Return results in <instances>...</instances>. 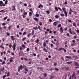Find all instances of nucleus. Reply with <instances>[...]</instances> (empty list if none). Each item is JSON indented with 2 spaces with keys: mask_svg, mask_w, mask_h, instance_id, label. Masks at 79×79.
Here are the masks:
<instances>
[{
  "mask_svg": "<svg viewBox=\"0 0 79 79\" xmlns=\"http://www.w3.org/2000/svg\"><path fill=\"white\" fill-rule=\"evenodd\" d=\"M65 10L66 9H65L64 7L62 8V10L63 12L64 13L65 17H67L68 16V13H67V12H66V11Z\"/></svg>",
  "mask_w": 79,
  "mask_h": 79,
  "instance_id": "f257e3e1",
  "label": "nucleus"
},
{
  "mask_svg": "<svg viewBox=\"0 0 79 79\" xmlns=\"http://www.w3.org/2000/svg\"><path fill=\"white\" fill-rule=\"evenodd\" d=\"M23 69V66L22 65H20V66L18 67V71L19 72L20 70H22Z\"/></svg>",
  "mask_w": 79,
  "mask_h": 79,
  "instance_id": "f03ea898",
  "label": "nucleus"
},
{
  "mask_svg": "<svg viewBox=\"0 0 79 79\" xmlns=\"http://www.w3.org/2000/svg\"><path fill=\"white\" fill-rule=\"evenodd\" d=\"M13 50L14 51H15V50H16V44L15 43L13 44Z\"/></svg>",
  "mask_w": 79,
  "mask_h": 79,
  "instance_id": "7ed1b4c3",
  "label": "nucleus"
},
{
  "mask_svg": "<svg viewBox=\"0 0 79 79\" xmlns=\"http://www.w3.org/2000/svg\"><path fill=\"white\" fill-rule=\"evenodd\" d=\"M65 57L66 58H68V59H73V58H72L71 56H65Z\"/></svg>",
  "mask_w": 79,
  "mask_h": 79,
  "instance_id": "20e7f679",
  "label": "nucleus"
},
{
  "mask_svg": "<svg viewBox=\"0 0 79 79\" xmlns=\"http://www.w3.org/2000/svg\"><path fill=\"white\" fill-rule=\"evenodd\" d=\"M60 31L61 34H63V28H62V27H61L60 28Z\"/></svg>",
  "mask_w": 79,
  "mask_h": 79,
  "instance_id": "39448f33",
  "label": "nucleus"
},
{
  "mask_svg": "<svg viewBox=\"0 0 79 79\" xmlns=\"http://www.w3.org/2000/svg\"><path fill=\"white\" fill-rule=\"evenodd\" d=\"M64 68L65 69V70L66 71H69V67H64Z\"/></svg>",
  "mask_w": 79,
  "mask_h": 79,
  "instance_id": "423d86ee",
  "label": "nucleus"
},
{
  "mask_svg": "<svg viewBox=\"0 0 79 79\" xmlns=\"http://www.w3.org/2000/svg\"><path fill=\"white\" fill-rule=\"evenodd\" d=\"M57 23H58L57 22H55L53 23V25L55 26H57Z\"/></svg>",
  "mask_w": 79,
  "mask_h": 79,
  "instance_id": "0eeeda50",
  "label": "nucleus"
},
{
  "mask_svg": "<svg viewBox=\"0 0 79 79\" xmlns=\"http://www.w3.org/2000/svg\"><path fill=\"white\" fill-rule=\"evenodd\" d=\"M69 32H70V33L71 34H72V35H73V33H72V32L71 31V28H69Z\"/></svg>",
  "mask_w": 79,
  "mask_h": 79,
  "instance_id": "6e6552de",
  "label": "nucleus"
},
{
  "mask_svg": "<svg viewBox=\"0 0 79 79\" xmlns=\"http://www.w3.org/2000/svg\"><path fill=\"white\" fill-rule=\"evenodd\" d=\"M10 38L12 40H15V38L14 37V36H11Z\"/></svg>",
  "mask_w": 79,
  "mask_h": 79,
  "instance_id": "1a4fd4ad",
  "label": "nucleus"
},
{
  "mask_svg": "<svg viewBox=\"0 0 79 79\" xmlns=\"http://www.w3.org/2000/svg\"><path fill=\"white\" fill-rule=\"evenodd\" d=\"M34 20L35 21H36V22H38V21H39V19H37V18H35V17L34 18Z\"/></svg>",
  "mask_w": 79,
  "mask_h": 79,
  "instance_id": "9d476101",
  "label": "nucleus"
},
{
  "mask_svg": "<svg viewBox=\"0 0 79 79\" xmlns=\"http://www.w3.org/2000/svg\"><path fill=\"white\" fill-rule=\"evenodd\" d=\"M74 64L75 66H79V63L77 62H74Z\"/></svg>",
  "mask_w": 79,
  "mask_h": 79,
  "instance_id": "9b49d317",
  "label": "nucleus"
},
{
  "mask_svg": "<svg viewBox=\"0 0 79 79\" xmlns=\"http://www.w3.org/2000/svg\"><path fill=\"white\" fill-rule=\"evenodd\" d=\"M39 8H43V5L42 4H40L38 6Z\"/></svg>",
  "mask_w": 79,
  "mask_h": 79,
  "instance_id": "f8f14e48",
  "label": "nucleus"
},
{
  "mask_svg": "<svg viewBox=\"0 0 79 79\" xmlns=\"http://www.w3.org/2000/svg\"><path fill=\"white\" fill-rule=\"evenodd\" d=\"M74 77H75V73H73L72 74V79H74Z\"/></svg>",
  "mask_w": 79,
  "mask_h": 79,
  "instance_id": "ddd939ff",
  "label": "nucleus"
},
{
  "mask_svg": "<svg viewBox=\"0 0 79 79\" xmlns=\"http://www.w3.org/2000/svg\"><path fill=\"white\" fill-rule=\"evenodd\" d=\"M63 48H60L58 49V51H59V52H60L61 50H63Z\"/></svg>",
  "mask_w": 79,
  "mask_h": 79,
  "instance_id": "4468645a",
  "label": "nucleus"
},
{
  "mask_svg": "<svg viewBox=\"0 0 79 79\" xmlns=\"http://www.w3.org/2000/svg\"><path fill=\"white\" fill-rule=\"evenodd\" d=\"M12 7L13 8V9H12V11H14V10H16V8H15V6H12Z\"/></svg>",
  "mask_w": 79,
  "mask_h": 79,
  "instance_id": "2eb2a0df",
  "label": "nucleus"
},
{
  "mask_svg": "<svg viewBox=\"0 0 79 79\" xmlns=\"http://www.w3.org/2000/svg\"><path fill=\"white\" fill-rule=\"evenodd\" d=\"M43 47L45 48L46 47V43L45 42H44L43 43Z\"/></svg>",
  "mask_w": 79,
  "mask_h": 79,
  "instance_id": "dca6fc26",
  "label": "nucleus"
},
{
  "mask_svg": "<svg viewBox=\"0 0 79 79\" xmlns=\"http://www.w3.org/2000/svg\"><path fill=\"white\" fill-rule=\"evenodd\" d=\"M34 34V30H33L31 31V35H33Z\"/></svg>",
  "mask_w": 79,
  "mask_h": 79,
  "instance_id": "f3484780",
  "label": "nucleus"
},
{
  "mask_svg": "<svg viewBox=\"0 0 79 79\" xmlns=\"http://www.w3.org/2000/svg\"><path fill=\"white\" fill-rule=\"evenodd\" d=\"M3 3V2L2 1H0V6H2V4Z\"/></svg>",
  "mask_w": 79,
  "mask_h": 79,
  "instance_id": "a211bd4d",
  "label": "nucleus"
},
{
  "mask_svg": "<svg viewBox=\"0 0 79 79\" xmlns=\"http://www.w3.org/2000/svg\"><path fill=\"white\" fill-rule=\"evenodd\" d=\"M10 72L8 71L7 74L6 76H10Z\"/></svg>",
  "mask_w": 79,
  "mask_h": 79,
  "instance_id": "6ab92c4d",
  "label": "nucleus"
},
{
  "mask_svg": "<svg viewBox=\"0 0 79 79\" xmlns=\"http://www.w3.org/2000/svg\"><path fill=\"white\" fill-rule=\"evenodd\" d=\"M22 47L23 48H24V49H25V48H26V46H25V45L24 44H22Z\"/></svg>",
  "mask_w": 79,
  "mask_h": 79,
  "instance_id": "aec40b11",
  "label": "nucleus"
},
{
  "mask_svg": "<svg viewBox=\"0 0 79 79\" xmlns=\"http://www.w3.org/2000/svg\"><path fill=\"white\" fill-rule=\"evenodd\" d=\"M43 50H44V51H45V52H48V51H47V49H46V48H44Z\"/></svg>",
  "mask_w": 79,
  "mask_h": 79,
  "instance_id": "412c9836",
  "label": "nucleus"
},
{
  "mask_svg": "<svg viewBox=\"0 0 79 79\" xmlns=\"http://www.w3.org/2000/svg\"><path fill=\"white\" fill-rule=\"evenodd\" d=\"M33 29H35V30H37L38 29V27H34L33 28Z\"/></svg>",
  "mask_w": 79,
  "mask_h": 79,
  "instance_id": "4be33fe9",
  "label": "nucleus"
},
{
  "mask_svg": "<svg viewBox=\"0 0 79 79\" xmlns=\"http://www.w3.org/2000/svg\"><path fill=\"white\" fill-rule=\"evenodd\" d=\"M67 64H71V63H73V62H67Z\"/></svg>",
  "mask_w": 79,
  "mask_h": 79,
  "instance_id": "5701e85b",
  "label": "nucleus"
},
{
  "mask_svg": "<svg viewBox=\"0 0 79 79\" xmlns=\"http://www.w3.org/2000/svg\"><path fill=\"white\" fill-rule=\"evenodd\" d=\"M27 12H24L23 13V15L25 16L27 15Z\"/></svg>",
  "mask_w": 79,
  "mask_h": 79,
  "instance_id": "b1692460",
  "label": "nucleus"
},
{
  "mask_svg": "<svg viewBox=\"0 0 79 79\" xmlns=\"http://www.w3.org/2000/svg\"><path fill=\"white\" fill-rule=\"evenodd\" d=\"M55 17L56 19H58L59 18V16H58V15H56L55 16Z\"/></svg>",
  "mask_w": 79,
  "mask_h": 79,
  "instance_id": "393cba45",
  "label": "nucleus"
},
{
  "mask_svg": "<svg viewBox=\"0 0 79 79\" xmlns=\"http://www.w3.org/2000/svg\"><path fill=\"white\" fill-rule=\"evenodd\" d=\"M27 34L26 31H24L23 33V35H26V34Z\"/></svg>",
  "mask_w": 79,
  "mask_h": 79,
  "instance_id": "a878e982",
  "label": "nucleus"
},
{
  "mask_svg": "<svg viewBox=\"0 0 79 79\" xmlns=\"http://www.w3.org/2000/svg\"><path fill=\"white\" fill-rule=\"evenodd\" d=\"M61 26V24H59L58 26V27H60Z\"/></svg>",
  "mask_w": 79,
  "mask_h": 79,
  "instance_id": "bb28decb",
  "label": "nucleus"
},
{
  "mask_svg": "<svg viewBox=\"0 0 79 79\" xmlns=\"http://www.w3.org/2000/svg\"><path fill=\"white\" fill-rule=\"evenodd\" d=\"M39 39H37L35 41L36 43H39Z\"/></svg>",
  "mask_w": 79,
  "mask_h": 79,
  "instance_id": "cd10ccee",
  "label": "nucleus"
},
{
  "mask_svg": "<svg viewBox=\"0 0 79 79\" xmlns=\"http://www.w3.org/2000/svg\"><path fill=\"white\" fill-rule=\"evenodd\" d=\"M5 69V67H3L2 68H1V71H3V70H4Z\"/></svg>",
  "mask_w": 79,
  "mask_h": 79,
  "instance_id": "c85d7f7f",
  "label": "nucleus"
},
{
  "mask_svg": "<svg viewBox=\"0 0 79 79\" xmlns=\"http://www.w3.org/2000/svg\"><path fill=\"white\" fill-rule=\"evenodd\" d=\"M54 78V77L53 76H51V77L49 78V79H52Z\"/></svg>",
  "mask_w": 79,
  "mask_h": 79,
  "instance_id": "c756f323",
  "label": "nucleus"
},
{
  "mask_svg": "<svg viewBox=\"0 0 79 79\" xmlns=\"http://www.w3.org/2000/svg\"><path fill=\"white\" fill-rule=\"evenodd\" d=\"M58 7H55V10H56V11H58Z\"/></svg>",
  "mask_w": 79,
  "mask_h": 79,
  "instance_id": "7c9ffc66",
  "label": "nucleus"
},
{
  "mask_svg": "<svg viewBox=\"0 0 79 79\" xmlns=\"http://www.w3.org/2000/svg\"><path fill=\"white\" fill-rule=\"evenodd\" d=\"M35 16L36 17H39V14H37L35 15Z\"/></svg>",
  "mask_w": 79,
  "mask_h": 79,
  "instance_id": "2f4dec72",
  "label": "nucleus"
},
{
  "mask_svg": "<svg viewBox=\"0 0 79 79\" xmlns=\"http://www.w3.org/2000/svg\"><path fill=\"white\" fill-rule=\"evenodd\" d=\"M47 74L45 73L44 75V76L45 77H47Z\"/></svg>",
  "mask_w": 79,
  "mask_h": 79,
  "instance_id": "473e14b6",
  "label": "nucleus"
},
{
  "mask_svg": "<svg viewBox=\"0 0 79 79\" xmlns=\"http://www.w3.org/2000/svg\"><path fill=\"white\" fill-rule=\"evenodd\" d=\"M38 29H39V30H40V31H42L41 30V29H40V26H38Z\"/></svg>",
  "mask_w": 79,
  "mask_h": 79,
  "instance_id": "72a5a7b5",
  "label": "nucleus"
},
{
  "mask_svg": "<svg viewBox=\"0 0 79 79\" xmlns=\"http://www.w3.org/2000/svg\"><path fill=\"white\" fill-rule=\"evenodd\" d=\"M73 26H75V27H77V26H76V23H73Z\"/></svg>",
  "mask_w": 79,
  "mask_h": 79,
  "instance_id": "f704fd0d",
  "label": "nucleus"
},
{
  "mask_svg": "<svg viewBox=\"0 0 79 79\" xmlns=\"http://www.w3.org/2000/svg\"><path fill=\"white\" fill-rule=\"evenodd\" d=\"M39 24L40 26H42V22H40Z\"/></svg>",
  "mask_w": 79,
  "mask_h": 79,
  "instance_id": "c9c22d12",
  "label": "nucleus"
},
{
  "mask_svg": "<svg viewBox=\"0 0 79 79\" xmlns=\"http://www.w3.org/2000/svg\"><path fill=\"white\" fill-rule=\"evenodd\" d=\"M31 35V33H30V34H29L27 35V37L28 38H29V36Z\"/></svg>",
  "mask_w": 79,
  "mask_h": 79,
  "instance_id": "e433bc0d",
  "label": "nucleus"
},
{
  "mask_svg": "<svg viewBox=\"0 0 79 79\" xmlns=\"http://www.w3.org/2000/svg\"><path fill=\"white\" fill-rule=\"evenodd\" d=\"M5 64V61H3L2 62V64Z\"/></svg>",
  "mask_w": 79,
  "mask_h": 79,
  "instance_id": "4c0bfd02",
  "label": "nucleus"
},
{
  "mask_svg": "<svg viewBox=\"0 0 79 79\" xmlns=\"http://www.w3.org/2000/svg\"><path fill=\"white\" fill-rule=\"evenodd\" d=\"M6 77V76L4 75L2 77V78L3 79H5Z\"/></svg>",
  "mask_w": 79,
  "mask_h": 79,
  "instance_id": "58836bf2",
  "label": "nucleus"
},
{
  "mask_svg": "<svg viewBox=\"0 0 79 79\" xmlns=\"http://www.w3.org/2000/svg\"><path fill=\"white\" fill-rule=\"evenodd\" d=\"M63 50L64 52H66V50L64 48H63Z\"/></svg>",
  "mask_w": 79,
  "mask_h": 79,
  "instance_id": "ea45409f",
  "label": "nucleus"
},
{
  "mask_svg": "<svg viewBox=\"0 0 79 79\" xmlns=\"http://www.w3.org/2000/svg\"><path fill=\"white\" fill-rule=\"evenodd\" d=\"M29 50H30V49H29V48H27V52H29Z\"/></svg>",
  "mask_w": 79,
  "mask_h": 79,
  "instance_id": "a19ab883",
  "label": "nucleus"
},
{
  "mask_svg": "<svg viewBox=\"0 0 79 79\" xmlns=\"http://www.w3.org/2000/svg\"><path fill=\"white\" fill-rule=\"evenodd\" d=\"M7 3H8V0H6L5 2V4H6V5Z\"/></svg>",
  "mask_w": 79,
  "mask_h": 79,
  "instance_id": "79ce46f5",
  "label": "nucleus"
},
{
  "mask_svg": "<svg viewBox=\"0 0 79 79\" xmlns=\"http://www.w3.org/2000/svg\"><path fill=\"white\" fill-rule=\"evenodd\" d=\"M11 26H9L8 27V30L9 31H10V29H11Z\"/></svg>",
  "mask_w": 79,
  "mask_h": 79,
  "instance_id": "37998d69",
  "label": "nucleus"
},
{
  "mask_svg": "<svg viewBox=\"0 0 79 79\" xmlns=\"http://www.w3.org/2000/svg\"><path fill=\"white\" fill-rule=\"evenodd\" d=\"M0 47H1L2 48H3V49H4V47L2 45H1L0 46Z\"/></svg>",
  "mask_w": 79,
  "mask_h": 79,
  "instance_id": "c03bdc74",
  "label": "nucleus"
},
{
  "mask_svg": "<svg viewBox=\"0 0 79 79\" xmlns=\"http://www.w3.org/2000/svg\"><path fill=\"white\" fill-rule=\"evenodd\" d=\"M72 32L73 33V34H75V35H76V32H75L73 31H72Z\"/></svg>",
  "mask_w": 79,
  "mask_h": 79,
  "instance_id": "a18cd8bd",
  "label": "nucleus"
},
{
  "mask_svg": "<svg viewBox=\"0 0 79 79\" xmlns=\"http://www.w3.org/2000/svg\"><path fill=\"white\" fill-rule=\"evenodd\" d=\"M50 45H51V48H52L53 46V44H51Z\"/></svg>",
  "mask_w": 79,
  "mask_h": 79,
  "instance_id": "49530a36",
  "label": "nucleus"
},
{
  "mask_svg": "<svg viewBox=\"0 0 79 79\" xmlns=\"http://www.w3.org/2000/svg\"><path fill=\"white\" fill-rule=\"evenodd\" d=\"M46 13L48 14H50V11H49L48 10H47V11H46Z\"/></svg>",
  "mask_w": 79,
  "mask_h": 79,
  "instance_id": "de8ad7c7",
  "label": "nucleus"
},
{
  "mask_svg": "<svg viewBox=\"0 0 79 79\" xmlns=\"http://www.w3.org/2000/svg\"><path fill=\"white\" fill-rule=\"evenodd\" d=\"M72 42L73 44H74L75 43H76V41H75V40H72Z\"/></svg>",
  "mask_w": 79,
  "mask_h": 79,
  "instance_id": "09e8293b",
  "label": "nucleus"
},
{
  "mask_svg": "<svg viewBox=\"0 0 79 79\" xmlns=\"http://www.w3.org/2000/svg\"><path fill=\"white\" fill-rule=\"evenodd\" d=\"M8 17H4V20H6V19H7V18Z\"/></svg>",
  "mask_w": 79,
  "mask_h": 79,
  "instance_id": "8fccbe9b",
  "label": "nucleus"
},
{
  "mask_svg": "<svg viewBox=\"0 0 79 79\" xmlns=\"http://www.w3.org/2000/svg\"><path fill=\"white\" fill-rule=\"evenodd\" d=\"M51 42L53 44H55V43L53 41H51Z\"/></svg>",
  "mask_w": 79,
  "mask_h": 79,
  "instance_id": "3c124183",
  "label": "nucleus"
},
{
  "mask_svg": "<svg viewBox=\"0 0 79 79\" xmlns=\"http://www.w3.org/2000/svg\"><path fill=\"white\" fill-rule=\"evenodd\" d=\"M25 39H26V38L25 37V38H23L22 39V41H24L25 40Z\"/></svg>",
  "mask_w": 79,
  "mask_h": 79,
  "instance_id": "603ef678",
  "label": "nucleus"
},
{
  "mask_svg": "<svg viewBox=\"0 0 79 79\" xmlns=\"http://www.w3.org/2000/svg\"><path fill=\"white\" fill-rule=\"evenodd\" d=\"M67 3H68V2L67 1L65 2L64 3V5H67Z\"/></svg>",
  "mask_w": 79,
  "mask_h": 79,
  "instance_id": "864d4df0",
  "label": "nucleus"
},
{
  "mask_svg": "<svg viewBox=\"0 0 79 79\" xmlns=\"http://www.w3.org/2000/svg\"><path fill=\"white\" fill-rule=\"evenodd\" d=\"M32 55H33L34 56H36V54L34 53L32 54Z\"/></svg>",
  "mask_w": 79,
  "mask_h": 79,
  "instance_id": "5fc2aeb1",
  "label": "nucleus"
},
{
  "mask_svg": "<svg viewBox=\"0 0 79 79\" xmlns=\"http://www.w3.org/2000/svg\"><path fill=\"white\" fill-rule=\"evenodd\" d=\"M58 9H59V10H60V11H63V10H61L60 7H58Z\"/></svg>",
  "mask_w": 79,
  "mask_h": 79,
  "instance_id": "6e6d98bb",
  "label": "nucleus"
},
{
  "mask_svg": "<svg viewBox=\"0 0 79 79\" xmlns=\"http://www.w3.org/2000/svg\"><path fill=\"white\" fill-rule=\"evenodd\" d=\"M9 61L11 63H12V62L13 61V60L12 59H10L9 60Z\"/></svg>",
  "mask_w": 79,
  "mask_h": 79,
  "instance_id": "4d7b16f0",
  "label": "nucleus"
},
{
  "mask_svg": "<svg viewBox=\"0 0 79 79\" xmlns=\"http://www.w3.org/2000/svg\"><path fill=\"white\" fill-rule=\"evenodd\" d=\"M55 69L56 70V71H58V70H59V69L57 68H55Z\"/></svg>",
  "mask_w": 79,
  "mask_h": 79,
  "instance_id": "13d9d810",
  "label": "nucleus"
},
{
  "mask_svg": "<svg viewBox=\"0 0 79 79\" xmlns=\"http://www.w3.org/2000/svg\"><path fill=\"white\" fill-rule=\"evenodd\" d=\"M61 16H64V14H62L60 15Z\"/></svg>",
  "mask_w": 79,
  "mask_h": 79,
  "instance_id": "bf43d9fd",
  "label": "nucleus"
},
{
  "mask_svg": "<svg viewBox=\"0 0 79 79\" xmlns=\"http://www.w3.org/2000/svg\"><path fill=\"white\" fill-rule=\"evenodd\" d=\"M6 34L8 36H9V35H10V33L9 32H7Z\"/></svg>",
  "mask_w": 79,
  "mask_h": 79,
  "instance_id": "052dcab7",
  "label": "nucleus"
},
{
  "mask_svg": "<svg viewBox=\"0 0 79 79\" xmlns=\"http://www.w3.org/2000/svg\"><path fill=\"white\" fill-rule=\"evenodd\" d=\"M0 12H5V11L4 10H1V11H0Z\"/></svg>",
  "mask_w": 79,
  "mask_h": 79,
  "instance_id": "680f3d73",
  "label": "nucleus"
},
{
  "mask_svg": "<svg viewBox=\"0 0 79 79\" xmlns=\"http://www.w3.org/2000/svg\"><path fill=\"white\" fill-rule=\"evenodd\" d=\"M30 11H31V12H32V13H33V11H32V10L31 9H29Z\"/></svg>",
  "mask_w": 79,
  "mask_h": 79,
  "instance_id": "e2e57ef3",
  "label": "nucleus"
},
{
  "mask_svg": "<svg viewBox=\"0 0 79 79\" xmlns=\"http://www.w3.org/2000/svg\"><path fill=\"white\" fill-rule=\"evenodd\" d=\"M6 25V23H3L2 24V26H5Z\"/></svg>",
  "mask_w": 79,
  "mask_h": 79,
  "instance_id": "0e129e2a",
  "label": "nucleus"
},
{
  "mask_svg": "<svg viewBox=\"0 0 79 79\" xmlns=\"http://www.w3.org/2000/svg\"><path fill=\"white\" fill-rule=\"evenodd\" d=\"M66 35H67V36H68V37H69V33H68L67 34H66Z\"/></svg>",
  "mask_w": 79,
  "mask_h": 79,
  "instance_id": "69168bd1",
  "label": "nucleus"
},
{
  "mask_svg": "<svg viewBox=\"0 0 79 79\" xmlns=\"http://www.w3.org/2000/svg\"><path fill=\"white\" fill-rule=\"evenodd\" d=\"M22 16H23V18H24L26 17V16L25 15H23Z\"/></svg>",
  "mask_w": 79,
  "mask_h": 79,
  "instance_id": "338daca9",
  "label": "nucleus"
},
{
  "mask_svg": "<svg viewBox=\"0 0 79 79\" xmlns=\"http://www.w3.org/2000/svg\"><path fill=\"white\" fill-rule=\"evenodd\" d=\"M52 19H49V22H50V23H51V22H52Z\"/></svg>",
  "mask_w": 79,
  "mask_h": 79,
  "instance_id": "774afa93",
  "label": "nucleus"
}]
</instances>
